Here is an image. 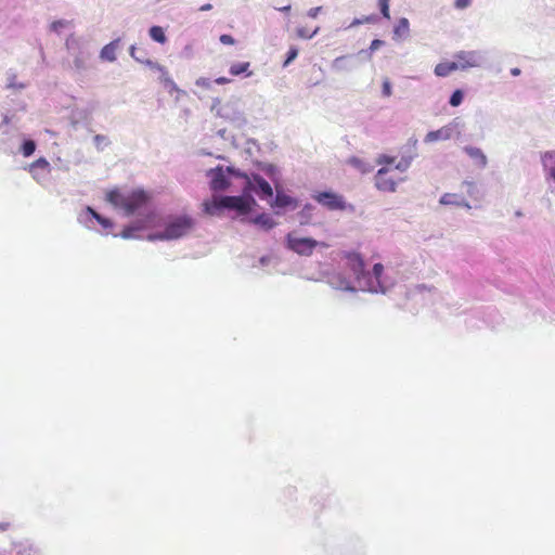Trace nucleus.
<instances>
[{
  "label": "nucleus",
  "instance_id": "1",
  "mask_svg": "<svg viewBox=\"0 0 555 555\" xmlns=\"http://www.w3.org/2000/svg\"><path fill=\"white\" fill-rule=\"evenodd\" d=\"M327 283L334 289L345 292L386 294L395 285V280L385 273L382 263H375L370 271L359 254L347 253L343 266L328 274Z\"/></svg>",
  "mask_w": 555,
  "mask_h": 555
},
{
  "label": "nucleus",
  "instance_id": "2",
  "mask_svg": "<svg viewBox=\"0 0 555 555\" xmlns=\"http://www.w3.org/2000/svg\"><path fill=\"white\" fill-rule=\"evenodd\" d=\"M251 192L256 193L261 199L273 197V190L270 183L260 175L256 173L247 179L241 195H216L212 197L211 202L204 203V210L210 216H216L224 209L233 210L238 216L248 215L257 206V202L253 197Z\"/></svg>",
  "mask_w": 555,
  "mask_h": 555
},
{
  "label": "nucleus",
  "instance_id": "3",
  "mask_svg": "<svg viewBox=\"0 0 555 555\" xmlns=\"http://www.w3.org/2000/svg\"><path fill=\"white\" fill-rule=\"evenodd\" d=\"M195 221L188 215L169 216L164 221V229L149 234V241H172L185 236L194 227Z\"/></svg>",
  "mask_w": 555,
  "mask_h": 555
},
{
  "label": "nucleus",
  "instance_id": "4",
  "mask_svg": "<svg viewBox=\"0 0 555 555\" xmlns=\"http://www.w3.org/2000/svg\"><path fill=\"white\" fill-rule=\"evenodd\" d=\"M106 201L115 208L121 209L126 217H130L147 203L149 195L143 190H135L127 195L118 190H112L106 194Z\"/></svg>",
  "mask_w": 555,
  "mask_h": 555
},
{
  "label": "nucleus",
  "instance_id": "5",
  "mask_svg": "<svg viewBox=\"0 0 555 555\" xmlns=\"http://www.w3.org/2000/svg\"><path fill=\"white\" fill-rule=\"evenodd\" d=\"M66 48L74 59V68L77 72L85 70L87 68V62L92 54L89 48V43L82 38H78L72 35L66 39Z\"/></svg>",
  "mask_w": 555,
  "mask_h": 555
},
{
  "label": "nucleus",
  "instance_id": "6",
  "mask_svg": "<svg viewBox=\"0 0 555 555\" xmlns=\"http://www.w3.org/2000/svg\"><path fill=\"white\" fill-rule=\"evenodd\" d=\"M319 241L311 237H300L295 231L289 232L285 237V246L299 256L312 255L315 247L321 245Z\"/></svg>",
  "mask_w": 555,
  "mask_h": 555
},
{
  "label": "nucleus",
  "instance_id": "7",
  "mask_svg": "<svg viewBox=\"0 0 555 555\" xmlns=\"http://www.w3.org/2000/svg\"><path fill=\"white\" fill-rule=\"evenodd\" d=\"M210 111L216 112L217 116L229 120L236 126H243L246 124L244 114L236 107L234 103H225L224 105L220 106V100L216 98L212 100Z\"/></svg>",
  "mask_w": 555,
  "mask_h": 555
},
{
  "label": "nucleus",
  "instance_id": "8",
  "mask_svg": "<svg viewBox=\"0 0 555 555\" xmlns=\"http://www.w3.org/2000/svg\"><path fill=\"white\" fill-rule=\"evenodd\" d=\"M78 222L87 229L95 230V224H100L103 230L113 228V221L92 207L87 206L82 209L77 217Z\"/></svg>",
  "mask_w": 555,
  "mask_h": 555
},
{
  "label": "nucleus",
  "instance_id": "9",
  "mask_svg": "<svg viewBox=\"0 0 555 555\" xmlns=\"http://www.w3.org/2000/svg\"><path fill=\"white\" fill-rule=\"evenodd\" d=\"M457 69L465 70L470 67H480L487 61V52L480 50L460 51L454 55Z\"/></svg>",
  "mask_w": 555,
  "mask_h": 555
},
{
  "label": "nucleus",
  "instance_id": "10",
  "mask_svg": "<svg viewBox=\"0 0 555 555\" xmlns=\"http://www.w3.org/2000/svg\"><path fill=\"white\" fill-rule=\"evenodd\" d=\"M312 198L328 210H346L353 207L346 203L344 197L332 191H323L312 195Z\"/></svg>",
  "mask_w": 555,
  "mask_h": 555
},
{
  "label": "nucleus",
  "instance_id": "11",
  "mask_svg": "<svg viewBox=\"0 0 555 555\" xmlns=\"http://www.w3.org/2000/svg\"><path fill=\"white\" fill-rule=\"evenodd\" d=\"M459 124H460L459 119L455 118L448 125L441 127L440 129L429 131L425 135L424 142L431 143V142H436V141H440V140L441 141L450 140L453 137L454 132L457 131Z\"/></svg>",
  "mask_w": 555,
  "mask_h": 555
},
{
  "label": "nucleus",
  "instance_id": "12",
  "mask_svg": "<svg viewBox=\"0 0 555 555\" xmlns=\"http://www.w3.org/2000/svg\"><path fill=\"white\" fill-rule=\"evenodd\" d=\"M154 220L155 215L153 212H149L144 218L138 219L133 223L125 227L119 235L125 240L137 238L138 236L135 235V232L152 225Z\"/></svg>",
  "mask_w": 555,
  "mask_h": 555
},
{
  "label": "nucleus",
  "instance_id": "13",
  "mask_svg": "<svg viewBox=\"0 0 555 555\" xmlns=\"http://www.w3.org/2000/svg\"><path fill=\"white\" fill-rule=\"evenodd\" d=\"M417 139L411 138L406 149L401 154V159L397 163L396 169L404 172L411 166L412 160L417 156Z\"/></svg>",
  "mask_w": 555,
  "mask_h": 555
},
{
  "label": "nucleus",
  "instance_id": "14",
  "mask_svg": "<svg viewBox=\"0 0 555 555\" xmlns=\"http://www.w3.org/2000/svg\"><path fill=\"white\" fill-rule=\"evenodd\" d=\"M359 63L360 62L357 61V55L347 54L336 57L332 62L331 67L337 73H349L354 70L359 66Z\"/></svg>",
  "mask_w": 555,
  "mask_h": 555
},
{
  "label": "nucleus",
  "instance_id": "15",
  "mask_svg": "<svg viewBox=\"0 0 555 555\" xmlns=\"http://www.w3.org/2000/svg\"><path fill=\"white\" fill-rule=\"evenodd\" d=\"M208 176L210 177V188L214 191H224L229 188L230 180L222 167L210 169Z\"/></svg>",
  "mask_w": 555,
  "mask_h": 555
},
{
  "label": "nucleus",
  "instance_id": "16",
  "mask_svg": "<svg viewBox=\"0 0 555 555\" xmlns=\"http://www.w3.org/2000/svg\"><path fill=\"white\" fill-rule=\"evenodd\" d=\"M11 555H42L39 546L29 540L14 542L10 551Z\"/></svg>",
  "mask_w": 555,
  "mask_h": 555
},
{
  "label": "nucleus",
  "instance_id": "17",
  "mask_svg": "<svg viewBox=\"0 0 555 555\" xmlns=\"http://www.w3.org/2000/svg\"><path fill=\"white\" fill-rule=\"evenodd\" d=\"M465 154L472 159L475 166L485 169L488 165V157L480 147L473 145H465L463 147Z\"/></svg>",
  "mask_w": 555,
  "mask_h": 555
},
{
  "label": "nucleus",
  "instance_id": "18",
  "mask_svg": "<svg viewBox=\"0 0 555 555\" xmlns=\"http://www.w3.org/2000/svg\"><path fill=\"white\" fill-rule=\"evenodd\" d=\"M388 169L383 167L378 169L375 176V185L378 190L384 192H395L397 183L391 178L387 177Z\"/></svg>",
  "mask_w": 555,
  "mask_h": 555
},
{
  "label": "nucleus",
  "instance_id": "19",
  "mask_svg": "<svg viewBox=\"0 0 555 555\" xmlns=\"http://www.w3.org/2000/svg\"><path fill=\"white\" fill-rule=\"evenodd\" d=\"M241 221L244 223H253L261 229L268 231L271 230L276 225V222L273 220V218L269 214H260L254 218L247 217V215L241 216Z\"/></svg>",
  "mask_w": 555,
  "mask_h": 555
},
{
  "label": "nucleus",
  "instance_id": "20",
  "mask_svg": "<svg viewBox=\"0 0 555 555\" xmlns=\"http://www.w3.org/2000/svg\"><path fill=\"white\" fill-rule=\"evenodd\" d=\"M49 168L50 164L48 163V160L41 157L29 166V172L31 173L35 180L41 182L43 179H46L47 175L49 173Z\"/></svg>",
  "mask_w": 555,
  "mask_h": 555
},
{
  "label": "nucleus",
  "instance_id": "21",
  "mask_svg": "<svg viewBox=\"0 0 555 555\" xmlns=\"http://www.w3.org/2000/svg\"><path fill=\"white\" fill-rule=\"evenodd\" d=\"M271 199V205L275 208H289L292 210L298 207V199L285 194L282 191H276V194Z\"/></svg>",
  "mask_w": 555,
  "mask_h": 555
},
{
  "label": "nucleus",
  "instance_id": "22",
  "mask_svg": "<svg viewBox=\"0 0 555 555\" xmlns=\"http://www.w3.org/2000/svg\"><path fill=\"white\" fill-rule=\"evenodd\" d=\"M120 44V38H117L109 43L105 44L100 51V59L102 61L114 62L116 61V51Z\"/></svg>",
  "mask_w": 555,
  "mask_h": 555
},
{
  "label": "nucleus",
  "instance_id": "23",
  "mask_svg": "<svg viewBox=\"0 0 555 555\" xmlns=\"http://www.w3.org/2000/svg\"><path fill=\"white\" fill-rule=\"evenodd\" d=\"M545 176L555 181V151L545 152L541 157Z\"/></svg>",
  "mask_w": 555,
  "mask_h": 555
},
{
  "label": "nucleus",
  "instance_id": "24",
  "mask_svg": "<svg viewBox=\"0 0 555 555\" xmlns=\"http://www.w3.org/2000/svg\"><path fill=\"white\" fill-rule=\"evenodd\" d=\"M410 36V22L406 17H400L393 27V40L406 39Z\"/></svg>",
  "mask_w": 555,
  "mask_h": 555
},
{
  "label": "nucleus",
  "instance_id": "25",
  "mask_svg": "<svg viewBox=\"0 0 555 555\" xmlns=\"http://www.w3.org/2000/svg\"><path fill=\"white\" fill-rule=\"evenodd\" d=\"M439 203L441 205H446V206H449V205H452V206H463V207H465L467 209H470V205H469V203L465 198L460 197L459 195L452 194V193H444L440 197Z\"/></svg>",
  "mask_w": 555,
  "mask_h": 555
},
{
  "label": "nucleus",
  "instance_id": "26",
  "mask_svg": "<svg viewBox=\"0 0 555 555\" xmlns=\"http://www.w3.org/2000/svg\"><path fill=\"white\" fill-rule=\"evenodd\" d=\"M314 209H315V207L310 203H307L306 205H304L301 210L297 214L298 222L301 225L309 224L313 217Z\"/></svg>",
  "mask_w": 555,
  "mask_h": 555
},
{
  "label": "nucleus",
  "instance_id": "27",
  "mask_svg": "<svg viewBox=\"0 0 555 555\" xmlns=\"http://www.w3.org/2000/svg\"><path fill=\"white\" fill-rule=\"evenodd\" d=\"M129 53H130V56L132 59H134L139 63L145 64L151 69H155V70H158L160 73L164 72V69H165V67L162 66L160 64H158L157 62H154V61H152L150 59H143L142 56H135V47L134 46L130 47Z\"/></svg>",
  "mask_w": 555,
  "mask_h": 555
},
{
  "label": "nucleus",
  "instance_id": "28",
  "mask_svg": "<svg viewBox=\"0 0 555 555\" xmlns=\"http://www.w3.org/2000/svg\"><path fill=\"white\" fill-rule=\"evenodd\" d=\"M454 70H457L455 61L439 63L435 67V74L438 77H447Z\"/></svg>",
  "mask_w": 555,
  "mask_h": 555
},
{
  "label": "nucleus",
  "instance_id": "29",
  "mask_svg": "<svg viewBox=\"0 0 555 555\" xmlns=\"http://www.w3.org/2000/svg\"><path fill=\"white\" fill-rule=\"evenodd\" d=\"M160 82L164 85L165 89L168 90L169 93L178 92L183 93L181 89L176 85V82L169 77L166 68L162 72V76L159 78Z\"/></svg>",
  "mask_w": 555,
  "mask_h": 555
},
{
  "label": "nucleus",
  "instance_id": "30",
  "mask_svg": "<svg viewBox=\"0 0 555 555\" xmlns=\"http://www.w3.org/2000/svg\"><path fill=\"white\" fill-rule=\"evenodd\" d=\"M149 35L154 41H156L158 43L163 44L167 41L165 31H164L163 27H160V26H152L149 29Z\"/></svg>",
  "mask_w": 555,
  "mask_h": 555
},
{
  "label": "nucleus",
  "instance_id": "31",
  "mask_svg": "<svg viewBox=\"0 0 555 555\" xmlns=\"http://www.w3.org/2000/svg\"><path fill=\"white\" fill-rule=\"evenodd\" d=\"M249 66H250L249 62L234 63L230 66L229 73L232 76H238L241 74L247 73Z\"/></svg>",
  "mask_w": 555,
  "mask_h": 555
},
{
  "label": "nucleus",
  "instance_id": "32",
  "mask_svg": "<svg viewBox=\"0 0 555 555\" xmlns=\"http://www.w3.org/2000/svg\"><path fill=\"white\" fill-rule=\"evenodd\" d=\"M36 151V142L31 139H26L23 141L21 146V152L25 157L31 156Z\"/></svg>",
  "mask_w": 555,
  "mask_h": 555
},
{
  "label": "nucleus",
  "instance_id": "33",
  "mask_svg": "<svg viewBox=\"0 0 555 555\" xmlns=\"http://www.w3.org/2000/svg\"><path fill=\"white\" fill-rule=\"evenodd\" d=\"M464 100V92L461 89H456L452 92L449 104L453 107H457L462 104Z\"/></svg>",
  "mask_w": 555,
  "mask_h": 555
},
{
  "label": "nucleus",
  "instance_id": "34",
  "mask_svg": "<svg viewBox=\"0 0 555 555\" xmlns=\"http://www.w3.org/2000/svg\"><path fill=\"white\" fill-rule=\"evenodd\" d=\"M93 142H94L95 147L99 151H103L104 147L109 143L108 142V138L106 135H103V134L94 135Z\"/></svg>",
  "mask_w": 555,
  "mask_h": 555
},
{
  "label": "nucleus",
  "instance_id": "35",
  "mask_svg": "<svg viewBox=\"0 0 555 555\" xmlns=\"http://www.w3.org/2000/svg\"><path fill=\"white\" fill-rule=\"evenodd\" d=\"M376 15H369L363 18H354L351 24L347 28H352L359 25H362L364 23H374L376 21Z\"/></svg>",
  "mask_w": 555,
  "mask_h": 555
},
{
  "label": "nucleus",
  "instance_id": "36",
  "mask_svg": "<svg viewBox=\"0 0 555 555\" xmlns=\"http://www.w3.org/2000/svg\"><path fill=\"white\" fill-rule=\"evenodd\" d=\"M69 25V22L66 21V20H59V21H54L51 25H50V30L53 31V33H56V34H60L61 30L65 27H67Z\"/></svg>",
  "mask_w": 555,
  "mask_h": 555
},
{
  "label": "nucleus",
  "instance_id": "37",
  "mask_svg": "<svg viewBox=\"0 0 555 555\" xmlns=\"http://www.w3.org/2000/svg\"><path fill=\"white\" fill-rule=\"evenodd\" d=\"M298 52L299 51L296 47H291L286 53V59L283 63V67H287L298 56Z\"/></svg>",
  "mask_w": 555,
  "mask_h": 555
},
{
  "label": "nucleus",
  "instance_id": "38",
  "mask_svg": "<svg viewBox=\"0 0 555 555\" xmlns=\"http://www.w3.org/2000/svg\"><path fill=\"white\" fill-rule=\"evenodd\" d=\"M16 76L14 74H9L8 76V85H7V88L9 89H25L26 88V85L23 83V82H20L17 83L16 82Z\"/></svg>",
  "mask_w": 555,
  "mask_h": 555
},
{
  "label": "nucleus",
  "instance_id": "39",
  "mask_svg": "<svg viewBox=\"0 0 555 555\" xmlns=\"http://www.w3.org/2000/svg\"><path fill=\"white\" fill-rule=\"evenodd\" d=\"M378 7H379L382 15L385 18H389L390 17V14H389V0H379L378 1Z\"/></svg>",
  "mask_w": 555,
  "mask_h": 555
},
{
  "label": "nucleus",
  "instance_id": "40",
  "mask_svg": "<svg viewBox=\"0 0 555 555\" xmlns=\"http://www.w3.org/2000/svg\"><path fill=\"white\" fill-rule=\"evenodd\" d=\"M214 80L206 78V77H199L196 79L195 85L201 88L210 89L212 86Z\"/></svg>",
  "mask_w": 555,
  "mask_h": 555
},
{
  "label": "nucleus",
  "instance_id": "41",
  "mask_svg": "<svg viewBox=\"0 0 555 555\" xmlns=\"http://www.w3.org/2000/svg\"><path fill=\"white\" fill-rule=\"evenodd\" d=\"M349 163H350L353 167L358 168V169H359L360 171H362V172H365V171L367 170V169H366V164H365L362 159H360V158H358V157H352V158H350Z\"/></svg>",
  "mask_w": 555,
  "mask_h": 555
},
{
  "label": "nucleus",
  "instance_id": "42",
  "mask_svg": "<svg viewBox=\"0 0 555 555\" xmlns=\"http://www.w3.org/2000/svg\"><path fill=\"white\" fill-rule=\"evenodd\" d=\"M392 93V87H391V82L389 81V79H385L383 81V86H382V94L386 98H389Z\"/></svg>",
  "mask_w": 555,
  "mask_h": 555
},
{
  "label": "nucleus",
  "instance_id": "43",
  "mask_svg": "<svg viewBox=\"0 0 555 555\" xmlns=\"http://www.w3.org/2000/svg\"><path fill=\"white\" fill-rule=\"evenodd\" d=\"M272 259L273 258L270 255L261 256L258 259L257 263H254L253 267H255V268L256 267H267V266H269L271 263Z\"/></svg>",
  "mask_w": 555,
  "mask_h": 555
},
{
  "label": "nucleus",
  "instance_id": "44",
  "mask_svg": "<svg viewBox=\"0 0 555 555\" xmlns=\"http://www.w3.org/2000/svg\"><path fill=\"white\" fill-rule=\"evenodd\" d=\"M385 44V42L380 39H374L370 47H369V53H374L375 51H377L380 47H383Z\"/></svg>",
  "mask_w": 555,
  "mask_h": 555
},
{
  "label": "nucleus",
  "instance_id": "45",
  "mask_svg": "<svg viewBox=\"0 0 555 555\" xmlns=\"http://www.w3.org/2000/svg\"><path fill=\"white\" fill-rule=\"evenodd\" d=\"M369 49H363V50H360L356 55H357V61L359 62V60H363V61H370L372 59V55L373 53H369L367 52Z\"/></svg>",
  "mask_w": 555,
  "mask_h": 555
},
{
  "label": "nucleus",
  "instance_id": "46",
  "mask_svg": "<svg viewBox=\"0 0 555 555\" xmlns=\"http://www.w3.org/2000/svg\"><path fill=\"white\" fill-rule=\"evenodd\" d=\"M219 40L222 44H228V46H232L235 43V39L231 36V35H228V34H223L219 37Z\"/></svg>",
  "mask_w": 555,
  "mask_h": 555
},
{
  "label": "nucleus",
  "instance_id": "47",
  "mask_svg": "<svg viewBox=\"0 0 555 555\" xmlns=\"http://www.w3.org/2000/svg\"><path fill=\"white\" fill-rule=\"evenodd\" d=\"M310 34L311 33H309L308 29L305 27H299L297 29V36L301 39H312V35Z\"/></svg>",
  "mask_w": 555,
  "mask_h": 555
},
{
  "label": "nucleus",
  "instance_id": "48",
  "mask_svg": "<svg viewBox=\"0 0 555 555\" xmlns=\"http://www.w3.org/2000/svg\"><path fill=\"white\" fill-rule=\"evenodd\" d=\"M472 3V0H455V8L459 9V10H464L466 8H468Z\"/></svg>",
  "mask_w": 555,
  "mask_h": 555
},
{
  "label": "nucleus",
  "instance_id": "49",
  "mask_svg": "<svg viewBox=\"0 0 555 555\" xmlns=\"http://www.w3.org/2000/svg\"><path fill=\"white\" fill-rule=\"evenodd\" d=\"M395 162V157L392 156H388V155H380L377 159V163L378 164H386V165H390Z\"/></svg>",
  "mask_w": 555,
  "mask_h": 555
},
{
  "label": "nucleus",
  "instance_id": "50",
  "mask_svg": "<svg viewBox=\"0 0 555 555\" xmlns=\"http://www.w3.org/2000/svg\"><path fill=\"white\" fill-rule=\"evenodd\" d=\"M322 10V7H315V8H311L308 12H307V15L310 17V18H315L319 13L321 12Z\"/></svg>",
  "mask_w": 555,
  "mask_h": 555
},
{
  "label": "nucleus",
  "instance_id": "51",
  "mask_svg": "<svg viewBox=\"0 0 555 555\" xmlns=\"http://www.w3.org/2000/svg\"><path fill=\"white\" fill-rule=\"evenodd\" d=\"M231 80L227 77H219L217 79L214 80L215 83L217 85H225V83H229Z\"/></svg>",
  "mask_w": 555,
  "mask_h": 555
},
{
  "label": "nucleus",
  "instance_id": "52",
  "mask_svg": "<svg viewBox=\"0 0 555 555\" xmlns=\"http://www.w3.org/2000/svg\"><path fill=\"white\" fill-rule=\"evenodd\" d=\"M10 528V522L0 521V531H7Z\"/></svg>",
  "mask_w": 555,
  "mask_h": 555
},
{
  "label": "nucleus",
  "instance_id": "53",
  "mask_svg": "<svg viewBox=\"0 0 555 555\" xmlns=\"http://www.w3.org/2000/svg\"><path fill=\"white\" fill-rule=\"evenodd\" d=\"M211 9H212V4H210V3H206V4H203V5L199 8V11L205 12V11H210Z\"/></svg>",
  "mask_w": 555,
  "mask_h": 555
},
{
  "label": "nucleus",
  "instance_id": "54",
  "mask_svg": "<svg viewBox=\"0 0 555 555\" xmlns=\"http://www.w3.org/2000/svg\"><path fill=\"white\" fill-rule=\"evenodd\" d=\"M276 10L282 12V13H288L291 11V5L287 4V5H284V7H281V8H276Z\"/></svg>",
  "mask_w": 555,
  "mask_h": 555
},
{
  "label": "nucleus",
  "instance_id": "55",
  "mask_svg": "<svg viewBox=\"0 0 555 555\" xmlns=\"http://www.w3.org/2000/svg\"><path fill=\"white\" fill-rule=\"evenodd\" d=\"M521 74V70L518 67H514L511 69V75L517 77Z\"/></svg>",
  "mask_w": 555,
  "mask_h": 555
},
{
  "label": "nucleus",
  "instance_id": "56",
  "mask_svg": "<svg viewBox=\"0 0 555 555\" xmlns=\"http://www.w3.org/2000/svg\"><path fill=\"white\" fill-rule=\"evenodd\" d=\"M274 171H275V167L273 165H269L267 173L273 175Z\"/></svg>",
  "mask_w": 555,
  "mask_h": 555
},
{
  "label": "nucleus",
  "instance_id": "57",
  "mask_svg": "<svg viewBox=\"0 0 555 555\" xmlns=\"http://www.w3.org/2000/svg\"><path fill=\"white\" fill-rule=\"evenodd\" d=\"M320 28L317 27L315 29H312L311 34L312 35V38L319 33Z\"/></svg>",
  "mask_w": 555,
  "mask_h": 555
},
{
  "label": "nucleus",
  "instance_id": "58",
  "mask_svg": "<svg viewBox=\"0 0 555 555\" xmlns=\"http://www.w3.org/2000/svg\"><path fill=\"white\" fill-rule=\"evenodd\" d=\"M218 134H219L221 138H223V137H224V134H225V129H221V130H219V131H218Z\"/></svg>",
  "mask_w": 555,
  "mask_h": 555
},
{
  "label": "nucleus",
  "instance_id": "59",
  "mask_svg": "<svg viewBox=\"0 0 555 555\" xmlns=\"http://www.w3.org/2000/svg\"><path fill=\"white\" fill-rule=\"evenodd\" d=\"M227 171H228V172H232V173H234V172H235V171H234V169H233V168H231V167H228V168H227Z\"/></svg>",
  "mask_w": 555,
  "mask_h": 555
}]
</instances>
